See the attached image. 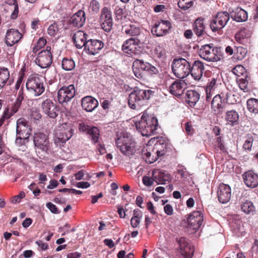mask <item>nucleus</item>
I'll return each instance as SVG.
<instances>
[{"instance_id":"nucleus-10","label":"nucleus","mask_w":258,"mask_h":258,"mask_svg":"<svg viewBox=\"0 0 258 258\" xmlns=\"http://www.w3.org/2000/svg\"><path fill=\"white\" fill-rule=\"evenodd\" d=\"M99 22L101 28L105 32H109L111 30L113 25L112 13L108 8L102 9Z\"/></svg>"},{"instance_id":"nucleus-24","label":"nucleus","mask_w":258,"mask_h":258,"mask_svg":"<svg viewBox=\"0 0 258 258\" xmlns=\"http://www.w3.org/2000/svg\"><path fill=\"white\" fill-rule=\"evenodd\" d=\"M31 128L28 121L24 118H20L17 120L16 135L29 137L31 134Z\"/></svg>"},{"instance_id":"nucleus-1","label":"nucleus","mask_w":258,"mask_h":258,"mask_svg":"<svg viewBox=\"0 0 258 258\" xmlns=\"http://www.w3.org/2000/svg\"><path fill=\"white\" fill-rule=\"evenodd\" d=\"M152 92V91L149 89L134 88L128 96V104L130 107L136 109L142 106L150 98Z\"/></svg>"},{"instance_id":"nucleus-14","label":"nucleus","mask_w":258,"mask_h":258,"mask_svg":"<svg viewBox=\"0 0 258 258\" xmlns=\"http://www.w3.org/2000/svg\"><path fill=\"white\" fill-rule=\"evenodd\" d=\"M171 27L168 20H160L156 22L151 29L152 34L158 37L162 36L167 34Z\"/></svg>"},{"instance_id":"nucleus-62","label":"nucleus","mask_w":258,"mask_h":258,"mask_svg":"<svg viewBox=\"0 0 258 258\" xmlns=\"http://www.w3.org/2000/svg\"><path fill=\"white\" fill-rule=\"evenodd\" d=\"M164 211L166 214L167 215H171L173 213V209L172 207L169 205L167 204L164 207Z\"/></svg>"},{"instance_id":"nucleus-2","label":"nucleus","mask_w":258,"mask_h":258,"mask_svg":"<svg viewBox=\"0 0 258 258\" xmlns=\"http://www.w3.org/2000/svg\"><path fill=\"white\" fill-rule=\"evenodd\" d=\"M136 126L139 132L143 136H150L155 133L158 128V120L156 117H149L144 114L138 122H136Z\"/></svg>"},{"instance_id":"nucleus-59","label":"nucleus","mask_w":258,"mask_h":258,"mask_svg":"<svg viewBox=\"0 0 258 258\" xmlns=\"http://www.w3.org/2000/svg\"><path fill=\"white\" fill-rule=\"evenodd\" d=\"M46 43V40L45 39L43 38H40L38 40L36 45L35 48H34V50L36 49L37 50L38 49H40L43 47Z\"/></svg>"},{"instance_id":"nucleus-34","label":"nucleus","mask_w":258,"mask_h":258,"mask_svg":"<svg viewBox=\"0 0 258 258\" xmlns=\"http://www.w3.org/2000/svg\"><path fill=\"white\" fill-rule=\"evenodd\" d=\"M19 109L18 108L14 105H12L11 107H7L5 108L3 115L0 118V127L4 124L5 120L9 119L17 112Z\"/></svg>"},{"instance_id":"nucleus-49","label":"nucleus","mask_w":258,"mask_h":258,"mask_svg":"<svg viewBox=\"0 0 258 258\" xmlns=\"http://www.w3.org/2000/svg\"><path fill=\"white\" fill-rule=\"evenodd\" d=\"M155 55L158 58L164 59L166 57V50L163 44H159L155 48Z\"/></svg>"},{"instance_id":"nucleus-28","label":"nucleus","mask_w":258,"mask_h":258,"mask_svg":"<svg viewBox=\"0 0 258 258\" xmlns=\"http://www.w3.org/2000/svg\"><path fill=\"white\" fill-rule=\"evenodd\" d=\"M205 67L203 62L195 60L192 67H190V73L192 77L196 81H199L203 76Z\"/></svg>"},{"instance_id":"nucleus-51","label":"nucleus","mask_w":258,"mask_h":258,"mask_svg":"<svg viewBox=\"0 0 258 258\" xmlns=\"http://www.w3.org/2000/svg\"><path fill=\"white\" fill-rule=\"evenodd\" d=\"M194 0H179L178 6L183 10H186L193 6Z\"/></svg>"},{"instance_id":"nucleus-17","label":"nucleus","mask_w":258,"mask_h":258,"mask_svg":"<svg viewBox=\"0 0 258 258\" xmlns=\"http://www.w3.org/2000/svg\"><path fill=\"white\" fill-rule=\"evenodd\" d=\"M203 221V214L201 211H195L189 216L187 220L190 228L196 232L202 225Z\"/></svg>"},{"instance_id":"nucleus-23","label":"nucleus","mask_w":258,"mask_h":258,"mask_svg":"<svg viewBox=\"0 0 258 258\" xmlns=\"http://www.w3.org/2000/svg\"><path fill=\"white\" fill-rule=\"evenodd\" d=\"M43 112L49 117L54 118L57 116L58 109L53 101L49 99L44 100L41 104Z\"/></svg>"},{"instance_id":"nucleus-9","label":"nucleus","mask_w":258,"mask_h":258,"mask_svg":"<svg viewBox=\"0 0 258 258\" xmlns=\"http://www.w3.org/2000/svg\"><path fill=\"white\" fill-rule=\"evenodd\" d=\"M230 19V14L226 12L218 13L210 23L213 31H216L224 28Z\"/></svg>"},{"instance_id":"nucleus-3","label":"nucleus","mask_w":258,"mask_h":258,"mask_svg":"<svg viewBox=\"0 0 258 258\" xmlns=\"http://www.w3.org/2000/svg\"><path fill=\"white\" fill-rule=\"evenodd\" d=\"M198 53L202 58L208 61L216 62L223 58L220 48L214 47L213 44L202 45Z\"/></svg>"},{"instance_id":"nucleus-31","label":"nucleus","mask_w":258,"mask_h":258,"mask_svg":"<svg viewBox=\"0 0 258 258\" xmlns=\"http://www.w3.org/2000/svg\"><path fill=\"white\" fill-rule=\"evenodd\" d=\"M87 34L84 31L79 30L74 35L73 40L76 47L78 49H81L83 47H85V45L88 42L87 41Z\"/></svg>"},{"instance_id":"nucleus-39","label":"nucleus","mask_w":258,"mask_h":258,"mask_svg":"<svg viewBox=\"0 0 258 258\" xmlns=\"http://www.w3.org/2000/svg\"><path fill=\"white\" fill-rule=\"evenodd\" d=\"M200 99V94L194 90H188L186 93V102L190 106H195Z\"/></svg>"},{"instance_id":"nucleus-5","label":"nucleus","mask_w":258,"mask_h":258,"mask_svg":"<svg viewBox=\"0 0 258 258\" xmlns=\"http://www.w3.org/2000/svg\"><path fill=\"white\" fill-rule=\"evenodd\" d=\"M116 144L121 152L124 155H133L136 152V143L127 134H124L118 138L116 141Z\"/></svg>"},{"instance_id":"nucleus-44","label":"nucleus","mask_w":258,"mask_h":258,"mask_svg":"<svg viewBox=\"0 0 258 258\" xmlns=\"http://www.w3.org/2000/svg\"><path fill=\"white\" fill-rule=\"evenodd\" d=\"M10 77L8 69L6 68H0V89L3 88L6 85Z\"/></svg>"},{"instance_id":"nucleus-37","label":"nucleus","mask_w":258,"mask_h":258,"mask_svg":"<svg viewBox=\"0 0 258 258\" xmlns=\"http://www.w3.org/2000/svg\"><path fill=\"white\" fill-rule=\"evenodd\" d=\"M221 94L222 95L223 102H226L229 104H234L237 102L236 96L232 94L231 90H229L227 88L225 87L221 91Z\"/></svg>"},{"instance_id":"nucleus-20","label":"nucleus","mask_w":258,"mask_h":258,"mask_svg":"<svg viewBox=\"0 0 258 258\" xmlns=\"http://www.w3.org/2000/svg\"><path fill=\"white\" fill-rule=\"evenodd\" d=\"M79 130L82 132L87 133L90 136L91 140L94 143L98 142L100 136V132L99 129L95 126H89L84 123H80L79 124Z\"/></svg>"},{"instance_id":"nucleus-35","label":"nucleus","mask_w":258,"mask_h":258,"mask_svg":"<svg viewBox=\"0 0 258 258\" xmlns=\"http://www.w3.org/2000/svg\"><path fill=\"white\" fill-rule=\"evenodd\" d=\"M143 65V60L136 59L133 63V71L135 76L138 79H143L144 77L143 72L144 70Z\"/></svg>"},{"instance_id":"nucleus-60","label":"nucleus","mask_w":258,"mask_h":258,"mask_svg":"<svg viewBox=\"0 0 258 258\" xmlns=\"http://www.w3.org/2000/svg\"><path fill=\"white\" fill-rule=\"evenodd\" d=\"M46 207L52 213L54 214H58L59 212L57 211V207L55 205L51 202L46 204Z\"/></svg>"},{"instance_id":"nucleus-53","label":"nucleus","mask_w":258,"mask_h":258,"mask_svg":"<svg viewBox=\"0 0 258 258\" xmlns=\"http://www.w3.org/2000/svg\"><path fill=\"white\" fill-rule=\"evenodd\" d=\"M100 10V4L96 0H92L90 2L89 11L92 14L98 13Z\"/></svg>"},{"instance_id":"nucleus-6","label":"nucleus","mask_w":258,"mask_h":258,"mask_svg":"<svg viewBox=\"0 0 258 258\" xmlns=\"http://www.w3.org/2000/svg\"><path fill=\"white\" fill-rule=\"evenodd\" d=\"M171 67L173 73L178 78H184L190 73V64L184 58L174 59Z\"/></svg>"},{"instance_id":"nucleus-18","label":"nucleus","mask_w":258,"mask_h":258,"mask_svg":"<svg viewBox=\"0 0 258 258\" xmlns=\"http://www.w3.org/2000/svg\"><path fill=\"white\" fill-rule=\"evenodd\" d=\"M104 46L103 42L99 40L90 39L85 45L84 51L86 53L95 55L103 48Z\"/></svg>"},{"instance_id":"nucleus-22","label":"nucleus","mask_w":258,"mask_h":258,"mask_svg":"<svg viewBox=\"0 0 258 258\" xmlns=\"http://www.w3.org/2000/svg\"><path fill=\"white\" fill-rule=\"evenodd\" d=\"M182 253L185 258H191L194 253V248L192 246L189 244L187 240L181 237L176 239Z\"/></svg>"},{"instance_id":"nucleus-57","label":"nucleus","mask_w":258,"mask_h":258,"mask_svg":"<svg viewBox=\"0 0 258 258\" xmlns=\"http://www.w3.org/2000/svg\"><path fill=\"white\" fill-rule=\"evenodd\" d=\"M58 30L57 25L54 23L50 25L47 29V33L48 34L51 36H54Z\"/></svg>"},{"instance_id":"nucleus-25","label":"nucleus","mask_w":258,"mask_h":258,"mask_svg":"<svg viewBox=\"0 0 258 258\" xmlns=\"http://www.w3.org/2000/svg\"><path fill=\"white\" fill-rule=\"evenodd\" d=\"M22 35L15 29L8 30L6 36V43L8 46H12L18 43L21 39Z\"/></svg>"},{"instance_id":"nucleus-32","label":"nucleus","mask_w":258,"mask_h":258,"mask_svg":"<svg viewBox=\"0 0 258 258\" xmlns=\"http://www.w3.org/2000/svg\"><path fill=\"white\" fill-rule=\"evenodd\" d=\"M186 84L184 81L177 80L173 83L169 87L170 93L175 96H180L184 92Z\"/></svg>"},{"instance_id":"nucleus-50","label":"nucleus","mask_w":258,"mask_h":258,"mask_svg":"<svg viewBox=\"0 0 258 258\" xmlns=\"http://www.w3.org/2000/svg\"><path fill=\"white\" fill-rule=\"evenodd\" d=\"M29 137L25 136L23 137V136L16 135V139L15 143L16 145L21 148L20 150L24 151L26 148L25 143L27 141Z\"/></svg>"},{"instance_id":"nucleus-29","label":"nucleus","mask_w":258,"mask_h":258,"mask_svg":"<svg viewBox=\"0 0 258 258\" xmlns=\"http://www.w3.org/2000/svg\"><path fill=\"white\" fill-rule=\"evenodd\" d=\"M230 17L234 20L237 22L246 21L247 19V12L243 9L236 7L231 10H229Z\"/></svg>"},{"instance_id":"nucleus-30","label":"nucleus","mask_w":258,"mask_h":258,"mask_svg":"<svg viewBox=\"0 0 258 258\" xmlns=\"http://www.w3.org/2000/svg\"><path fill=\"white\" fill-rule=\"evenodd\" d=\"M82 106L87 112H92L98 106V101L91 96H87L82 99Z\"/></svg>"},{"instance_id":"nucleus-47","label":"nucleus","mask_w":258,"mask_h":258,"mask_svg":"<svg viewBox=\"0 0 258 258\" xmlns=\"http://www.w3.org/2000/svg\"><path fill=\"white\" fill-rule=\"evenodd\" d=\"M232 73L237 76V78L247 77V73L242 65L235 66L232 70Z\"/></svg>"},{"instance_id":"nucleus-15","label":"nucleus","mask_w":258,"mask_h":258,"mask_svg":"<svg viewBox=\"0 0 258 258\" xmlns=\"http://www.w3.org/2000/svg\"><path fill=\"white\" fill-rule=\"evenodd\" d=\"M73 130L70 124H62L56 131L55 136L57 140L61 143H65L73 136Z\"/></svg>"},{"instance_id":"nucleus-58","label":"nucleus","mask_w":258,"mask_h":258,"mask_svg":"<svg viewBox=\"0 0 258 258\" xmlns=\"http://www.w3.org/2000/svg\"><path fill=\"white\" fill-rule=\"evenodd\" d=\"M25 196V194L24 192L21 191L19 195L17 196L13 197L11 199V202L14 203H20L21 201V200L23 198H24Z\"/></svg>"},{"instance_id":"nucleus-21","label":"nucleus","mask_w":258,"mask_h":258,"mask_svg":"<svg viewBox=\"0 0 258 258\" xmlns=\"http://www.w3.org/2000/svg\"><path fill=\"white\" fill-rule=\"evenodd\" d=\"M219 201L222 204L228 202L231 198V188L228 184L221 183L217 190Z\"/></svg>"},{"instance_id":"nucleus-4","label":"nucleus","mask_w":258,"mask_h":258,"mask_svg":"<svg viewBox=\"0 0 258 258\" xmlns=\"http://www.w3.org/2000/svg\"><path fill=\"white\" fill-rule=\"evenodd\" d=\"M26 86L29 92L35 96L40 95L45 90L43 78L37 74L30 76Z\"/></svg>"},{"instance_id":"nucleus-26","label":"nucleus","mask_w":258,"mask_h":258,"mask_svg":"<svg viewBox=\"0 0 258 258\" xmlns=\"http://www.w3.org/2000/svg\"><path fill=\"white\" fill-rule=\"evenodd\" d=\"M245 185L250 188H254L258 185V174L252 171H247L242 174Z\"/></svg>"},{"instance_id":"nucleus-64","label":"nucleus","mask_w":258,"mask_h":258,"mask_svg":"<svg viewBox=\"0 0 258 258\" xmlns=\"http://www.w3.org/2000/svg\"><path fill=\"white\" fill-rule=\"evenodd\" d=\"M42 250H46L48 248V244L43 242L41 240L37 241L35 242Z\"/></svg>"},{"instance_id":"nucleus-61","label":"nucleus","mask_w":258,"mask_h":258,"mask_svg":"<svg viewBox=\"0 0 258 258\" xmlns=\"http://www.w3.org/2000/svg\"><path fill=\"white\" fill-rule=\"evenodd\" d=\"M154 181L153 177L148 176H144L143 177V182L146 186H151L153 184Z\"/></svg>"},{"instance_id":"nucleus-48","label":"nucleus","mask_w":258,"mask_h":258,"mask_svg":"<svg viewBox=\"0 0 258 258\" xmlns=\"http://www.w3.org/2000/svg\"><path fill=\"white\" fill-rule=\"evenodd\" d=\"M62 68L66 71H71L74 69L75 63L72 58H64L62 60Z\"/></svg>"},{"instance_id":"nucleus-42","label":"nucleus","mask_w":258,"mask_h":258,"mask_svg":"<svg viewBox=\"0 0 258 258\" xmlns=\"http://www.w3.org/2000/svg\"><path fill=\"white\" fill-rule=\"evenodd\" d=\"M122 29L126 34L132 36H137L141 33L140 29L135 25L124 26L123 27Z\"/></svg>"},{"instance_id":"nucleus-27","label":"nucleus","mask_w":258,"mask_h":258,"mask_svg":"<svg viewBox=\"0 0 258 258\" xmlns=\"http://www.w3.org/2000/svg\"><path fill=\"white\" fill-rule=\"evenodd\" d=\"M251 31L249 28H244L235 35L236 41L243 45H246L250 43Z\"/></svg>"},{"instance_id":"nucleus-63","label":"nucleus","mask_w":258,"mask_h":258,"mask_svg":"<svg viewBox=\"0 0 258 258\" xmlns=\"http://www.w3.org/2000/svg\"><path fill=\"white\" fill-rule=\"evenodd\" d=\"M76 186L78 188H87L90 186V184L88 182L81 181L77 183Z\"/></svg>"},{"instance_id":"nucleus-12","label":"nucleus","mask_w":258,"mask_h":258,"mask_svg":"<svg viewBox=\"0 0 258 258\" xmlns=\"http://www.w3.org/2000/svg\"><path fill=\"white\" fill-rule=\"evenodd\" d=\"M140 40L137 38H131L125 41L122 46L123 51L133 55V54H138L140 52Z\"/></svg>"},{"instance_id":"nucleus-19","label":"nucleus","mask_w":258,"mask_h":258,"mask_svg":"<svg viewBox=\"0 0 258 258\" xmlns=\"http://www.w3.org/2000/svg\"><path fill=\"white\" fill-rule=\"evenodd\" d=\"M86 19L85 12L80 10L70 17L69 23L72 27L80 28L84 25Z\"/></svg>"},{"instance_id":"nucleus-33","label":"nucleus","mask_w":258,"mask_h":258,"mask_svg":"<svg viewBox=\"0 0 258 258\" xmlns=\"http://www.w3.org/2000/svg\"><path fill=\"white\" fill-rule=\"evenodd\" d=\"M154 181L157 184H164L170 178L169 175L166 171L160 169L154 170L152 172Z\"/></svg>"},{"instance_id":"nucleus-8","label":"nucleus","mask_w":258,"mask_h":258,"mask_svg":"<svg viewBox=\"0 0 258 258\" xmlns=\"http://www.w3.org/2000/svg\"><path fill=\"white\" fill-rule=\"evenodd\" d=\"M51 47L47 46L45 50H41L37 54L35 63L41 68L45 69L50 66L52 62Z\"/></svg>"},{"instance_id":"nucleus-43","label":"nucleus","mask_w":258,"mask_h":258,"mask_svg":"<svg viewBox=\"0 0 258 258\" xmlns=\"http://www.w3.org/2000/svg\"><path fill=\"white\" fill-rule=\"evenodd\" d=\"M249 78L247 77L237 78L236 82L240 89L244 92H248L250 89L248 87Z\"/></svg>"},{"instance_id":"nucleus-16","label":"nucleus","mask_w":258,"mask_h":258,"mask_svg":"<svg viewBox=\"0 0 258 258\" xmlns=\"http://www.w3.org/2000/svg\"><path fill=\"white\" fill-rule=\"evenodd\" d=\"M34 145L43 151L47 152L49 148V141L47 135L43 133H37L34 135Z\"/></svg>"},{"instance_id":"nucleus-54","label":"nucleus","mask_w":258,"mask_h":258,"mask_svg":"<svg viewBox=\"0 0 258 258\" xmlns=\"http://www.w3.org/2000/svg\"><path fill=\"white\" fill-rule=\"evenodd\" d=\"M24 90L23 88H22L18 91L17 93V97L16 100L13 105H14V106H15L16 107L19 109L22 104V102L24 99Z\"/></svg>"},{"instance_id":"nucleus-55","label":"nucleus","mask_w":258,"mask_h":258,"mask_svg":"<svg viewBox=\"0 0 258 258\" xmlns=\"http://www.w3.org/2000/svg\"><path fill=\"white\" fill-rule=\"evenodd\" d=\"M253 141V140L252 137L251 136H248L243 144V149L248 151H250L251 150Z\"/></svg>"},{"instance_id":"nucleus-7","label":"nucleus","mask_w":258,"mask_h":258,"mask_svg":"<svg viewBox=\"0 0 258 258\" xmlns=\"http://www.w3.org/2000/svg\"><path fill=\"white\" fill-rule=\"evenodd\" d=\"M76 93L74 85L63 86L57 91V99L58 102L64 105L70 101L74 97Z\"/></svg>"},{"instance_id":"nucleus-52","label":"nucleus","mask_w":258,"mask_h":258,"mask_svg":"<svg viewBox=\"0 0 258 258\" xmlns=\"http://www.w3.org/2000/svg\"><path fill=\"white\" fill-rule=\"evenodd\" d=\"M142 66L144 67L145 71L148 72L151 75H156L159 73L158 69L149 62L143 61V65Z\"/></svg>"},{"instance_id":"nucleus-36","label":"nucleus","mask_w":258,"mask_h":258,"mask_svg":"<svg viewBox=\"0 0 258 258\" xmlns=\"http://www.w3.org/2000/svg\"><path fill=\"white\" fill-rule=\"evenodd\" d=\"M223 98L222 94H216L211 102V109L217 112H220L223 108Z\"/></svg>"},{"instance_id":"nucleus-11","label":"nucleus","mask_w":258,"mask_h":258,"mask_svg":"<svg viewBox=\"0 0 258 258\" xmlns=\"http://www.w3.org/2000/svg\"><path fill=\"white\" fill-rule=\"evenodd\" d=\"M167 145L162 144L160 143L159 144H157L155 145V147L156 149V151H155V158H151L152 153L148 151V149H146V147L142 150V155L143 156H146V161L147 162H149V163H153L156 161L158 158L164 156L166 152V148ZM149 147L147 146L146 148H148Z\"/></svg>"},{"instance_id":"nucleus-13","label":"nucleus","mask_w":258,"mask_h":258,"mask_svg":"<svg viewBox=\"0 0 258 258\" xmlns=\"http://www.w3.org/2000/svg\"><path fill=\"white\" fill-rule=\"evenodd\" d=\"M222 86L221 80L219 77H212L209 80L207 83L206 92V101L210 102L212 97L215 95V91H217Z\"/></svg>"},{"instance_id":"nucleus-41","label":"nucleus","mask_w":258,"mask_h":258,"mask_svg":"<svg viewBox=\"0 0 258 258\" xmlns=\"http://www.w3.org/2000/svg\"><path fill=\"white\" fill-rule=\"evenodd\" d=\"M241 209L246 214L253 215L255 212V208L253 203L248 200L242 202Z\"/></svg>"},{"instance_id":"nucleus-40","label":"nucleus","mask_w":258,"mask_h":258,"mask_svg":"<svg viewBox=\"0 0 258 258\" xmlns=\"http://www.w3.org/2000/svg\"><path fill=\"white\" fill-rule=\"evenodd\" d=\"M225 119L227 123L231 126H234L238 122L239 114L234 110L227 111L226 112Z\"/></svg>"},{"instance_id":"nucleus-56","label":"nucleus","mask_w":258,"mask_h":258,"mask_svg":"<svg viewBox=\"0 0 258 258\" xmlns=\"http://www.w3.org/2000/svg\"><path fill=\"white\" fill-rule=\"evenodd\" d=\"M247 54V49L243 47H237L236 56L238 59L241 60L244 58Z\"/></svg>"},{"instance_id":"nucleus-45","label":"nucleus","mask_w":258,"mask_h":258,"mask_svg":"<svg viewBox=\"0 0 258 258\" xmlns=\"http://www.w3.org/2000/svg\"><path fill=\"white\" fill-rule=\"evenodd\" d=\"M142 217V213L139 209L134 210L133 216L131 220V224L133 228H137L139 225Z\"/></svg>"},{"instance_id":"nucleus-46","label":"nucleus","mask_w":258,"mask_h":258,"mask_svg":"<svg viewBox=\"0 0 258 258\" xmlns=\"http://www.w3.org/2000/svg\"><path fill=\"white\" fill-rule=\"evenodd\" d=\"M247 107L248 110L253 113H258V99L250 98L247 101Z\"/></svg>"},{"instance_id":"nucleus-38","label":"nucleus","mask_w":258,"mask_h":258,"mask_svg":"<svg viewBox=\"0 0 258 258\" xmlns=\"http://www.w3.org/2000/svg\"><path fill=\"white\" fill-rule=\"evenodd\" d=\"M205 29L204 19L202 18L197 19L193 25V30L196 35L198 37L202 36L205 32Z\"/></svg>"}]
</instances>
